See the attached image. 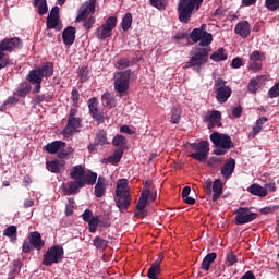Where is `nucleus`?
<instances>
[{
  "instance_id": "f257e3e1",
  "label": "nucleus",
  "mask_w": 279,
  "mask_h": 279,
  "mask_svg": "<svg viewBox=\"0 0 279 279\" xmlns=\"http://www.w3.org/2000/svg\"><path fill=\"white\" fill-rule=\"evenodd\" d=\"M192 57L185 63L183 69H193L196 73H202V69L208 63V53H210V47L202 48L196 47L192 51Z\"/></svg>"
},
{
  "instance_id": "f03ea898",
  "label": "nucleus",
  "mask_w": 279,
  "mask_h": 279,
  "mask_svg": "<svg viewBox=\"0 0 279 279\" xmlns=\"http://www.w3.org/2000/svg\"><path fill=\"white\" fill-rule=\"evenodd\" d=\"M204 0H179L177 12L180 23L187 24L193 16V12H197L202 8Z\"/></svg>"
},
{
  "instance_id": "7ed1b4c3",
  "label": "nucleus",
  "mask_w": 279,
  "mask_h": 279,
  "mask_svg": "<svg viewBox=\"0 0 279 279\" xmlns=\"http://www.w3.org/2000/svg\"><path fill=\"white\" fill-rule=\"evenodd\" d=\"M114 202L120 213H123V210H126V208L130 206L131 201H130V187L128 186V179L118 180Z\"/></svg>"
},
{
  "instance_id": "20e7f679",
  "label": "nucleus",
  "mask_w": 279,
  "mask_h": 279,
  "mask_svg": "<svg viewBox=\"0 0 279 279\" xmlns=\"http://www.w3.org/2000/svg\"><path fill=\"white\" fill-rule=\"evenodd\" d=\"M132 78V70H124L113 74V86L119 97H124L130 90V80Z\"/></svg>"
},
{
  "instance_id": "39448f33",
  "label": "nucleus",
  "mask_w": 279,
  "mask_h": 279,
  "mask_svg": "<svg viewBox=\"0 0 279 279\" xmlns=\"http://www.w3.org/2000/svg\"><path fill=\"white\" fill-rule=\"evenodd\" d=\"M70 178L76 182H84L93 186L97 182V173L93 171H86L84 166L77 165L70 170Z\"/></svg>"
},
{
  "instance_id": "423d86ee",
  "label": "nucleus",
  "mask_w": 279,
  "mask_h": 279,
  "mask_svg": "<svg viewBox=\"0 0 279 279\" xmlns=\"http://www.w3.org/2000/svg\"><path fill=\"white\" fill-rule=\"evenodd\" d=\"M190 149L195 153L190 154V158H194L198 162H206L208 160V154L210 151V144L208 141H202L199 143L190 144Z\"/></svg>"
},
{
  "instance_id": "0eeeda50",
  "label": "nucleus",
  "mask_w": 279,
  "mask_h": 279,
  "mask_svg": "<svg viewBox=\"0 0 279 279\" xmlns=\"http://www.w3.org/2000/svg\"><path fill=\"white\" fill-rule=\"evenodd\" d=\"M63 258L64 247H62V245H54L48 248V251L44 255L43 265H58V263H62Z\"/></svg>"
},
{
  "instance_id": "6e6552de",
  "label": "nucleus",
  "mask_w": 279,
  "mask_h": 279,
  "mask_svg": "<svg viewBox=\"0 0 279 279\" xmlns=\"http://www.w3.org/2000/svg\"><path fill=\"white\" fill-rule=\"evenodd\" d=\"M147 199H150L151 202L156 199V193H153L149 189L142 191L141 197L136 205L135 217L138 219L147 217V211L145 210V207L147 206Z\"/></svg>"
},
{
  "instance_id": "1a4fd4ad",
  "label": "nucleus",
  "mask_w": 279,
  "mask_h": 279,
  "mask_svg": "<svg viewBox=\"0 0 279 279\" xmlns=\"http://www.w3.org/2000/svg\"><path fill=\"white\" fill-rule=\"evenodd\" d=\"M215 88L218 104H226V101L230 99V95H232V88H230V86H226V81L222 78H218L215 82Z\"/></svg>"
},
{
  "instance_id": "9d476101",
  "label": "nucleus",
  "mask_w": 279,
  "mask_h": 279,
  "mask_svg": "<svg viewBox=\"0 0 279 279\" xmlns=\"http://www.w3.org/2000/svg\"><path fill=\"white\" fill-rule=\"evenodd\" d=\"M117 27V17L110 16L107 19L106 23L97 28L96 38L99 40H106V38H110L112 36V29Z\"/></svg>"
},
{
  "instance_id": "9b49d317",
  "label": "nucleus",
  "mask_w": 279,
  "mask_h": 279,
  "mask_svg": "<svg viewBox=\"0 0 279 279\" xmlns=\"http://www.w3.org/2000/svg\"><path fill=\"white\" fill-rule=\"evenodd\" d=\"M209 138L215 147H223V149H232V147H234L232 137L223 133L214 132L209 135Z\"/></svg>"
},
{
  "instance_id": "f8f14e48",
  "label": "nucleus",
  "mask_w": 279,
  "mask_h": 279,
  "mask_svg": "<svg viewBox=\"0 0 279 279\" xmlns=\"http://www.w3.org/2000/svg\"><path fill=\"white\" fill-rule=\"evenodd\" d=\"M257 217L258 214L251 211L250 208L240 207L235 211V223L236 226H245V223H251Z\"/></svg>"
},
{
  "instance_id": "ddd939ff",
  "label": "nucleus",
  "mask_w": 279,
  "mask_h": 279,
  "mask_svg": "<svg viewBox=\"0 0 279 279\" xmlns=\"http://www.w3.org/2000/svg\"><path fill=\"white\" fill-rule=\"evenodd\" d=\"M21 38L13 37V38H5L0 43V60H3L5 57V51H9V53H12V51H15V49L21 48Z\"/></svg>"
},
{
  "instance_id": "4468645a",
  "label": "nucleus",
  "mask_w": 279,
  "mask_h": 279,
  "mask_svg": "<svg viewBox=\"0 0 279 279\" xmlns=\"http://www.w3.org/2000/svg\"><path fill=\"white\" fill-rule=\"evenodd\" d=\"M263 62H265V53L255 50L251 53L248 60V69L250 71H260L263 69Z\"/></svg>"
},
{
  "instance_id": "2eb2a0df",
  "label": "nucleus",
  "mask_w": 279,
  "mask_h": 279,
  "mask_svg": "<svg viewBox=\"0 0 279 279\" xmlns=\"http://www.w3.org/2000/svg\"><path fill=\"white\" fill-rule=\"evenodd\" d=\"M95 8H97V0H87L81 7L76 21L78 23L82 21H86L89 14H95Z\"/></svg>"
},
{
  "instance_id": "dca6fc26",
  "label": "nucleus",
  "mask_w": 279,
  "mask_h": 279,
  "mask_svg": "<svg viewBox=\"0 0 279 279\" xmlns=\"http://www.w3.org/2000/svg\"><path fill=\"white\" fill-rule=\"evenodd\" d=\"M204 121L208 123L209 130H213V128H221V111H208Z\"/></svg>"
},
{
  "instance_id": "f3484780",
  "label": "nucleus",
  "mask_w": 279,
  "mask_h": 279,
  "mask_svg": "<svg viewBox=\"0 0 279 279\" xmlns=\"http://www.w3.org/2000/svg\"><path fill=\"white\" fill-rule=\"evenodd\" d=\"M86 183L83 181H69L66 184H63V193L64 195H73L80 191V189H84Z\"/></svg>"
},
{
  "instance_id": "a211bd4d",
  "label": "nucleus",
  "mask_w": 279,
  "mask_h": 279,
  "mask_svg": "<svg viewBox=\"0 0 279 279\" xmlns=\"http://www.w3.org/2000/svg\"><path fill=\"white\" fill-rule=\"evenodd\" d=\"M80 128H82V119L80 118L68 119L66 126L63 130V135L71 136V134H74V132H77Z\"/></svg>"
},
{
  "instance_id": "6ab92c4d",
  "label": "nucleus",
  "mask_w": 279,
  "mask_h": 279,
  "mask_svg": "<svg viewBox=\"0 0 279 279\" xmlns=\"http://www.w3.org/2000/svg\"><path fill=\"white\" fill-rule=\"evenodd\" d=\"M234 169H236V160H234V158L227 159L221 167V175L225 178V180H229V178L232 177Z\"/></svg>"
},
{
  "instance_id": "aec40b11",
  "label": "nucleus",
  "mask_w": 279,
  "mask_h": 279,
  "mask_svg": "<svg viewBox=\"0 0 279 279\" xmlns=\"http://www.w3.org/2000/svg\"><path fill=\"white\" fill-rule=\"evenodd\" d=\"M28 241L35 250L40 251L43 250V247H45V241H43V236L40 235V232H37V231L32 232L28 236Z\"/></svg>"
},
{
  "instance_id": "412c9836",
  "label": "nucleus",
  "mask_w": 279,
  "mask_h": 279,
  "mask_svg": "<svg viewBox=\"0 0 279 279\" xmlns=\"http://www.w3.org/2000/svg\"><path fill=\"white\" fill-rule=\"evenodd\" d=\"M75 32H76V29L73 26H68L63 31V33H62L63 43L68 47H71V45H73V43H75Z\"/></svg>"
},
{
  "instance_id": "4be33fe9",
  "label": "nucleus",
  "mask_w": 279,
  "mask_h": 279,
  "mask_svg": "<svg viewBox=\"0 0 279 279\" xmlns=\"http://www.w3.org/2000/svg\"><path fill=\"white\" fill-rule=\"evenodd\" d=\"M62 147H66V143L62 141H54L51 143H48L44 146V151H47V154H58Z\"/></svg>"
},
{
  "instance_id": "5701e85b",
  "label": "nucleus",
  "mask_w": 279,
  "mask_h": 279,
  "mask_svg": "<svg viewBox=\"0 0 279 279\" xmlns=\"http://www.w3.org/2000/svg\"><path fill=\"white\" fill-rule=\"evenodd\" d=\"M250 22L243 21L235 25L234 32L238 36H241V38H247V36H250Z\"/></svg>"
},
{
  "instance_id": "b1692460",
  "label": "nucleus",
  "mask_w": 279,
  "mask_h": 279,
  "mask_svg": "<svg viewBox=\"0 0 279 279\" xmlns=\"http://www.w3.org/2000/svg\"><path fill=\"white\" fill-rule=\"evenodd\" d=\"M88 109L93 119L96 121H101L104 119V116H101V112L97 109V98H90L88 100Z\"/></svg>"
},
{
  "instance_id": "393cba45",
  "label": "nucleus",
  "mask_w": 279,
  "mask_h": 279,
  "mask_svg": "<svg viewBox=\"0 0 279 279\" xmlns=\"http://www.w3.org/2000/svg\"><path fill=\"white\" fill-rule=\"evenodd\" d=\"M247 191L251 195H255L256 197H267V189L263 187L260 184L253 183Z\"/></svg>"
},
{
  "instance_id": "a878e982",
  "label": "nucleus",
  "mask_w": 279,
  "mask_h": 279,
  "mask_svg": "<svg viewBox=\"0 0 279 279\" xmlns=\"http://www.w3.org/2000/svg\"><path fill=\"white\" fill-rule=\"evenodd\" d=\"M64 161H59V160H52V161H47L46 167L50 173H60L62 169H64Z\"/></svg>"
},
{
  "instance_id": "bb28decb",
  "label": "nucleus",
  "mask_w": 279,
  "mask_h": 279,
  "mask_svg": "<svg viewBox=\"0 0 279 279\" xmlns=\"http://www.w3.org/2000/svg\"><path fill=\"white\" fill-rule=\"evenodd\" d=\"M213 202H217V199H219V197H221V193H223V183H221V180L216 179L213 183Z\"/></svg>"
},
{
  "instance_id": "cd10ccee",
  "label": "nucleus",
  "mask_w": 279,
  "mask_h": 279,
  "mask_svg": "<svg viewBox=\"0 0 279 279\" xmlns=\"http://www.w3.org/2000/svg\"><path fill=\"white\" fill-rule=\"evenodd\" d=\"M160 263H162V256H159L148 269L147 276L149 279H158V276H156V274L160 269Z\"/></svg>"
},
{
  "instance_id": "c85d7f7f",
  "label": "nucleus",
  "mask_w": 279,
  "mask_h": 279,
  "mask_svg": "<svg viewBox=\"0 0 279 279\" xmlns=\"http://www.w3.org/2000/svg\"><path fill=\"white\" fill-rule=\"evenodd\" d=\"M216 259H217V253L213 252V253L207 254L206 257L202 262L201 268L204 271H208V269H210V265H213V263H215Z\"/></svg>"
},
{
  "instance_id": "c756f323",
  "label": "nucleus",
  "mask_w": 279,
  "mask_h": 279,
  "mask_svg": "<svg viewBox=\"0 0 279 279\" xmlns=\"http://www.w3.org/2000/svg\"><path fill=\"white\" fill-rule=\"evenodd\" d=\"M95 196L96 197H104V194L106 193V179L102 177L98 178V182L95 185Z\"/></svg>"
},
{
  "instance_id": "7c9ffc66",
  "label": "nucleus",
  "mask_w": 279,
  "mask_h": 279,
  "mask_svg": "<svg viewBox=\"0 0 279 279\" xmlns=\"http://www.w3.org/2000/svg\"><path fill=\"white\" fill-rule=\"evenodd\" d=\"M27 80L31 84H43V75L38 68L29 72Z\"/></svg>"
},
{
  "instance_id": "2f4dec72",
  "label": "nucleus",
  "mask_w": 279,
  "mask_h": 279,
  "mask_svg": "<svg viewBox=\"0 0 279 279\" xmlns=\"http://www.w3.org/2000/svg\"><path fill=\"white\" fill-rule=\"evenodd\" d=\"M210 60H213V62H223L228 60V54L226 53V50H223V48H219L211 53Z\"/></svg>"
},
{
  "instance_id": "473e14b6",
  "label": "nucleus",
  "mask_w": 279,
  "mask_h": 279,
  "mask_svg": "<svg viewBox=\"0 0 279 279\" xmlns=\"http://www.w3.org/2000/svg\"><path fill=\"white\" fill-rule=\"evenodd\" d=\"M37 70H39L41 77H51L53 75V63L47 62L41 68H37Z\"/></svg>"
},
{
  "instance_id": "72a5a7b5",
  "label": "nucleus",
  "mask_w": 279,
  "mask_h": 279,
  "mask_svg": "<svg viewBox=\"0 0 279 279\" xmlns=\"http://www.w3.org/2000/svg\"><path fill=\"white\" fill-rule=\"evenodd\" d=\"M47 28L48 29H57V32H60V29H62V25L60 24V17H51L48 15Z\"/></svg>"
},
{
  "instance_id": "f704fd0d",
  "label": "nucleus",
  "mask_w": 279,
  "mask_h": 279,
  "mask_svg": "<svg viewBox=\"0 0 279 279\" xmlns=\"http://www.w3.org/2000/svg\"><path fill=\"white\" fill-rule=\"evenodd\" d=\"M34 8H38L37 12L40 16L47 14V0H33Z\"/></svg>"
},
{
  "instance_id": "c9c22d12",
  "label": "nucleus",
  "mask_w": 279,
  "mask_h": 279,
  "mask_svg": "<svg viewBox=\"0 0 279 279\" xmlns=\"http://www.w3.org/2000/svg\"><path fill=\"white\" fill-rule=\"evenodd\" d=\"M198 43L201 47H205V49L208 48L210 43H213V34L204 31L201 37V40H198Z\"/></svg>"
},
{
  "instance_id": "e433bc0d",
  "label": "nucleus",
  "mask_w": 279,
  "mask_h": 279,
  "mask_svg": "<svg viewBox=\"0 0 279 279\" xmlns=\"http://www.w3.org/2000/svg\"><path fill=\"white\" fill-rule=\"evenodd\" d=\"M258 88H260V77L252 78L247 85L248 93L255 95V93L258 92Z\"/></svg>"
},
{
  "instance_id": "4c0bfd02",
  "label": "nucleus",
  "mask_w": 279,
  "mask_h": 279,
  "mask_svg": "<svg viewBox=\"0 0 279 279\" xmlns=\"http://www.w3.org/2000/svg\"><path fill=\"white\" fill-rule=\"evenodd\" d=\"M101 99L104 104L107 106V108H116L117 107V101H114V97L110 93H105L101 96Z\"/></svg>"
},
{
  "instance_id": "58836bf2",
  "label": "nucleus",
  "mask_w": 279,
  "mask_h": 279,
  "mask_svg": "<svg viewBox=\"0 0 279 279\" xmlns=\"http://www.w3.org/2000/svg\"><path fill=\"white\" fill-rule=\"evenodd\" d=\"M3 235L8 236L12 243L16 242V226H9L7 229H4Z\"/></svg>"
},
{
  "instance_id": "ea45409f",
  "label": "nucleus",
  "mask_w": 279,
  "mask_h": 279,
  "mask_svg": "<svg viewBox=\"0 0 279 279\" xmlns=\"http://www.w3.org/2000/svg\"><path fill=\"white\" fill-rule=\"evenodd\" d=\"M267 121H269V119H267L266 117H262L256 121V125L253 126V138L254 136H256V134H260V131L263 130V125H265Z\"/></svg>"
},
{
  "instance_id": "a19ab883",
  "label": "nucleus",
  "mask_w": 279,
  "mask_h": 279,
  "mask_svg": "<svg viewBox=\"0 0 279 279\" xmlns=\"http://www.w3.org/2000/svg\"><path fill=\"white\" fill-rule=\"evenodd\" d=\"M121 158H123V149L119 148L107 160L111 162V165H117V162L121 161Z\"/></svg>"
},
{
  "instance_id": "79ce46f5",
  "label": "nucleus",
  "mask_w": 279,
  "mask_h": 279,
  "mask_svg": "<svg viewBox=\"0 0 279 279\" xmlns=\"http://www.w3.org/2000/svg\"><path fill=\"white\" fill-rule=\"evenodd\" d=\"M57 154H58V158H60L61 160H64V158H69L70 154H73V148L62 146Z\"/></svg>"
},
{
  "instance_id": "37998d69",
  "label": "nucleus",
  "mask_w": 279,
  "mask_h": 279,
  "mask_svg": "<svg viewBox=\"0 0 279 279\" xmlns=\"http://www.w3.org/2000/svg\"><path fill=\"white\" fill-rule=\"evenodd\" d=\"M87 223L89 232H92V234H95V232H97V226H99V216H94L92 219L88 220Z\"/></svg>"
},
{
  "instance_id": "c03bdc74",
  "label": "nucleus",
  "mask_w": 279,
  "mask_h": 279,
  "mask_svg": "<svg viewBox=\"0 0 279 279\" xmlns=\"http://www.w3.org/2000/svg\"><path fill=\"white\" fill-rule=\"evenodd\" d=\"M130 27H132V14L126 13L122 19V29L124 32H128V29H130Z\"/></svg>"
},
{
  "instance_id": "a18cd8bd",
  "label": "nucleus",
  "mask_w": 279,
  "mask_h": 279,
  "mask_svg": "<svg viewBox=\"0 0 279 279\" xmlns=\"http://www.w3.org/2000/svg\"><path fill=\"white\" fill-rule=\"evenodd\" d=\"M29 90H32L29 84L24 83L17 88L16 95H19V97H27V93H29Z\"/></svg>"
},
{
  "instance_id": "49530a36",
  "label": "nucleus",
  "mask_w": 279,
  "mask_h": 279,
  "mask_svg": "<svg viewBox=\"0 0 279 279\" xmlns=\"http://www.w3.org/2000/svg\"><path fill=\"white\" fill-rule=\"evenodd\" d=\"M94 245L96 246V250H106L108 247V241L96 236L94 239Z\"/></svg>"
},
{
  "instance_id": "de8ad7c7",
  "label": "nucleus",
  "mask_w": 279,
  "mask_h": 279,
  "mask_svg": "<svg viewBox=\"0 0 279 279\" xmlns=\"http://www.w3.org/2000/svg\"><path fill=\"white\" fill-rule=\"evenodd\" d=\"M265 7L270 12H276V10H279V0H266Z\"/></svg>"
},
{
  "instance_id": "09e8293b",
  "label": "nucleus",
  "mask_w": 279,
  "mask_h": 279,
  "mask_svg": "<svg viewBox=\"0 0 279 279\" xmlns=\"http://www.w3.org/2000/svg\"><path fill=\"white\" fill-rule=\"evenodd\" d=\"M112 144L114 147H123V145L128 144V140H125V136L123 135H116L113 137Z\"/></svg>"
},
{
  "instance_id": "8fccbe9b",
  "label": "nucleus",
  "mask_w": 279,
  "mask_h": 279,
  "mask_svg": "<svg viewBox=\"0 0 279 279\" xmlns=\"http://www.w3.org/2000/svg\"><path fill=\"white\" fill-rule=\"evenodd\" d=\"M203 35L204 31H202V28H194L191 33V39L193 40V43H199Z\"/></svg>"
},
{
  "instance_id": "3c124183",
  "label": "nucleus",
  "mask_w": 279,
  "mask_h": 279,
  "mask_svg": "<svg viewBox=\"0 0 279 279\" xmlns=\"http://www.w3.org/2000/svg\"><path fill=\"white\" fill-rule=\"evenodd\" d=\"M236 263H239L236 255H234L232 252L227 253L226 265H228V267H232V265H236Z\"/></svg>"
},
{
  "instance_id": "603ef678",
  "label": "nucleus",
  "mask_w": 279,
  "mask_h": 279,
  "mask_svg": "<svg viewBox=\"0 0 279 279\" xmlns=\"http://www.w3.org/2000/svg\"><path fill=\"white\" fill-rule=\"evenodd\" d=\"M95 143L98 145H108V137L106 132H100L96 135Z\"/></svg>"
},
{
  "instance_id": "864d4df0",
  "label": "nucleus",
  "mask_w": 279,
  "mask_h": 279,
  "mask_svg": "<svg viewBox=\"0 0 279 279\" xmlns=\"http://www.w3.org/2000/svg\"><path fill=\"white\" fill-rule=\"evenodd\" d=\"M149 3L153 8H156L157 10H165V8H167L165 0H149Z\"/></svg>"
},
{
  "instance_id": "5fc2aeb1",
  "label": "nucleus",
  "mask_w": 279,
  "mask_h": 279,
  "mask_svg": "<svg viewBox=\"0 0 279 279\" xmlns=\"http://www.w3.org/2000/svg\"><path fill=\"white\" fill-rule=\"evenodd\" d=\"M279 96V82L276 83L269 90H268V97L270 99H274Z\"/></svg>"
},
{
  "instance_id": "6e6d98bb",
  "label": "nucleus",
  "mask_w": 279,
  "mask_h": 279,
  "mask_svg": "<svg viewBox=\"0 0 279 279\" xmlns=\"http://www.w3.org/2000/svg\"><path fill=\"white\" fill-rule=\"evenodd\" d=\"M130 66V59H120L117 61V69H128Z\"/></svg>"
},
{
  "instance_id": "4d7b16f0",
  "label": "nucleus",
  "mask_w": 279,
  "mask_h": 279,
  "mask_svg": "<svg viewBox=\"0 0 279 279\" xmlns=\"http://www.w3.org/2000/svg\"><path fill=\"white\" fill-rule=\"evenodd\" d=\"M71 101L74 106H77L80 104V92L77 89H73L71 93Z\"/></svg>"
},
{
  "instance_id": "13d9d810",
  "label": "nucleus",
  "mask_w": 279,
  "mask_h": 279,
  "mask_svg": "<svg viewBox=\"0 0 279 279\" xmlns=\"http://www.w3.org/2000/svg\"><path fill=\"white\" fill-rule=\"evenodd\" d=\"M207 165H208V167H219V165H221V159H219L217 157H211L207 161Z\"/></svg>"
},
{
  "instance_id": "bf43d9fd",
  "label": "nucleus",
  "mask_w": 279,
  "mask_h": 279,
  "mask_svg": "<svg viewBox=\"0 0 279 279\" xmlns=\"http://www.w3.org/2000/svg\"><path fill=\"white\" fill-rule=\"evenodd\" d=\"M93 25H95V17L94 16L85 19V22H84L85 29H87V31L93 27Z\"/></svg>"
},
{
  "instance_id": "052dcab7",
  "label": "nucleus",
  "mask_w": 279,
  "mask_h": 279,
  "mask_svg": "<svg viewBox=\"0 0 279 279\" xmlns=\"http://www.w3.org/2000/svg\"><path fill=\"white\" fill-rule=\"evenodd\" d=\"M82 217H83V221L88 222L89 219L94 218L95 216H93V211L90 209H85Z\"/></svg>"
},
{
  "instance_id": "680f3d73",
  "label": "nucleus",
  "mask_w": 279,
  "mask_h": 279,
  "mask_svg": "<svg viewBox=\"0 0 279 279\" xmlns=\"http://www.w3.org/2000/svg\"><path fill=\"white\" fill-rule=\"evenodd\" d=\"M231 66L233 69H241V66H243V61H241V58H234L232 60Z\"/></svg>"
},
{
  "instance_id": "e2e57ef3",
  "label": "nucleus",
  "mask_w": 279,
  "mask_h": 279,
  "mask_svg": "<svg viewBox=\"0 0 279 279\" xmlns=\"http://www.w3.org/2000/svg\"><path fill=\"white\" fill-rule=\"evenodd\" d=\"M230 148H223V147H218V148H216L215 150H214V154L216 155V156H226V154H228V150H229Z\"/></svg>"
},
{
  "instance_id": "0e129e2a",
  "label": "nucleus",
  "mask_w": 279,
  "mask_h": 279,
  "mask_svg": "<svg viewBox=\"0 0 279 279\" xmlns=\"http://www.w3.org/2000/svg\"><path fill=\"white\" fill-rule=\"evenodd\" d=\"M48 16L54 17V19H60V8L53 7Z\"/></svg>"
},
{
  "instance_id": "69168bd1",
  "label": "nucleus",
  "mask_w": 279,
  "mask_h": 279,
  "mask_svg": "<svg viewBox=\"0 0 279 279\" xmlns=\"http://www.w3.org/2000/svg\"><path fill=\"white\" fill-rule=\"evenodd\" d=\"M10 58H2V60H0V71L1 69H5V66H10Z\"/></svg>"
},
{
  "instance_id": "338daca9",
  "label": "nucleus",
  "mask_w": 279,
  "mask_h": 279,
  "mask_svg": "<svg viewBox=\"0 0 279 279\" xmlns=\"http://www.w3.org/2000/svg\"><path fill=\"white\" fill-rule=\"evenodd\" d=\"M120 132L122 134H134V131L132 129H130V126H128V125H122L120 128Z\"/></svg>"
},
{
  "instance_id": "774afa93",
  "label": "nucleus",
  "mask_w": 279,
  "mask_h": 279,
  "mask_svg": "<svg viewBox=\"0 0 279 279\" xmlns=\"http://www.w3.org/2000/svg\"><path fill=\"white\" fill-rule=\"evenodd\" d=\"M171 123H180V112L174 111L171 116Z\"/></svg>"
}]
</instances>
